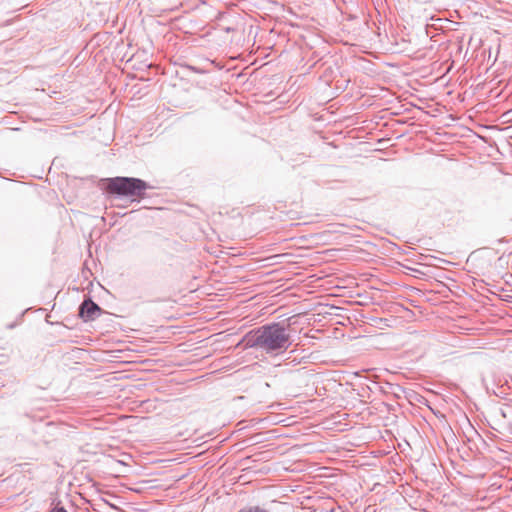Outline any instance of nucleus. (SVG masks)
<instances>
[{"mask_svg":"<svg viewBox=\"0 0 512 512\" xmlns=\"http://www.w3.org/2000/svg\"><path fill=\"white\" fill-rule=\"evenodd\" d=\"M288 325L274 322L249 331L243 338L245 346L259 349L266 354L286 351L292 344Z\"/></svg>","mask_w":512,"mask_h":512,"instance_id":"nucleus-1","label":"nucleus"},{"mask_svg":"<svg viewBox=\"0 0 512 512\" xmlns=\"http://www.w3.org/2000/svg\"><path fill=\"white\" fill-rule=\"evenodd\" d=\"M149 185L142 179L133 177H115L109 179L108 191L111 194L143 198Z\"/></svg>","mask_w":512,"mask_h":512,"instance_id":"nucleus-2","label":"nucleus"},{"mask_svg":"<svg viewBox=\"0 0 512 512\" xmlns=\"http://www.w3.org/2000/svg\"><path fill=\"white\" fill-rule=\"evenodd\" d=\"M101 312L100 307L90 298L84 300L79 307V316L85 321L94 320Z\"/></svg>","mask_w":512,"mask_h":512,"instance_id":"nucleus-3","label":"nucleus"},{"mask_svg":"<svg viewBox=\"0 0 512 512\" xmlns=\"http://www.w3.org/2000/svg\"><path fill=\"white\" fill-rule=\"evenodd\" d=\"M238 512H268V511L259 506H251V507L243 508V509L239 510Z\"/></svg>","mask_w":512,"mask_h":512,"instance_id":"nucleus-4","label":"nucleus"},{"mask_svg":"<svg viewBox=\"0 0 512 512\" xmlns=\"http://www.w3.org/2000/svg\"><path fill=\"white\" fill-rule=\"evenodd\" d=\"M50 512H67V510L62 506H56L51 509Z\"/></svg>","mask_w":512,"mask_h":512,"instance_id":"nucleus-5","label":"nucleus"},{"mask_svg":"<svg viewBox=\"0 0 512 512\" xmlns=\"http://www.w3.org/2000/svg\"><path fill=\"white\" fill-rule=\"evenodd\" d=\"M191 69H192L193 71H195L196 73H203V72H204L203 70L198 69V68H195V67H191Z\"/></svg>","mask_w":512,"mask_h":512,"instance_id":"nucleus-6","label":"nucleus"}]
</instances>
